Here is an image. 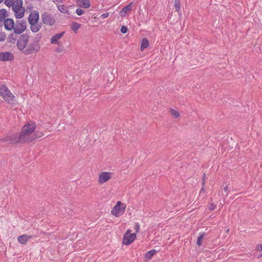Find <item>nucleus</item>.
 Instances as JSON below:
<instances>
[{"label":"nucleus","instance_id":"obj_33","mask_svg":"<svg viewBox=\"0 0 262 262\" xmlns=\"http://www.w3.org/2000/svg\"><path fill=\"white\" fill-rule=\"evenodd\" d=\"M135 230L137 232H139V230H140V226L138 224H136L135 226Z\"/></svg>","mask_w":262,"mask_h":262},{"label":"nucleus","instance_id":"obj_17","mask_svg":"<svg viewBox=\"0 0 262 262\" xmlns=\"http://www.w3.org/2000/svg\"><path fill=\"white\" fill-rule=\"evenodd\" d=\"M29 24L30 25L31 30L34 33L38 32L40 29L41 26L38 24V23H31Z\"/></svg>","mask_w":262,"mask_h":262},{"label":"nucleus","instance_id":"obj_30","mask_svg":"<svg viewBox=\"0 0 262 262\" xmlns=\"http://www.w3.org/2000/svg\"><path fill=\"white\" fill-rule=\"evenodd\" d=\"M108 16H109V13L108 12H106V13L102 14L101 15V17L102 18H105L108 17Z\"/></svg>","mask_w":262,"mask_h":262},{"label":"nucleus","instance_id":"obj_32","mask_svg":"<svg viewBox=\"0 0 262 262\" xmlns=\"http://www.w3.org/2000/svg\"><path fill=\"white\" fill-rule=\"evenodd\" d=\"M63 51V47H59V48H57L56 50V51L58 53H61L62 52V51Z\"/></svg>","mask_w":262,"mask_h":262},{"label":"nucleus","instance_id":"obj_27","mask_svg":"<svg viewBox=\"0 0 262 262\" xmlns=\"http://www.w3.org/2000/svg\"><path fill=\"white\" fill-rule=\"evenodd\" d=\"M76 13L78 15L80 16L83 15L85 13V11L80 8H78L76 10Z\"/></svg>","mask_w":262,"mask_h":262},{"label":"nucleus","instance_id":"obj_13","mask_svg":"<svg viewBox=\"0 0 262 262\" xmlns=\"http://www.w3.org/2000/svg\"><path fill=\"white\" fill-rule=\"evenodd\" d=\"M132 8L133 7L132 4L127 5L120 10L119 12L120 15L122 17H125L126 15L132 11Z\"/></svg>","mask_w":262,"mask_h":262},{"label":"nucleus","instance_id":"obj_8","mask_svg":"<svg viewBox=\"0 0 262 262\" xmlns=\"http://www.w3.org/2000/svg\"><path fill=\"white\" fill-rule=\"evenodd\" d=\"M136 234L130 233V230H127L123 237V244L125 245H130L136 239Z\"/></svg>","mask_w":262,"mask_h":262},{"label":"nucleus","instance_id":"obj_16","mask_svg":"<svg viewBox=\"0 0 262 262\" xmlns=\"http://www.w3.org/2000/svg\"><path fill=\"white\" fill-rule=\"evenodd\" d=\"M31 238L30 236L24 234L19 236L18 237V241L21 244H26L29 239Z\"/></svg>","mask_w":262,"mask_h":262},{"label":"nucleus","instance_id":"obj_29","mask_svg":"<svg viewBox=\"0 0 262 262\" xmlns=\"http://www.w3.org/2000/svg\"><path fill=\"white\" fill-rule=\"evenodd\" d=\"M120 31L122 33H125L127 31V28L126 27L123 26L121 28Z\"/></svg>","mask_w":262,"mask_h":262},{"label":"nucleus","instance_id":"obj_34","mask_svg":"<svg viewBox=\"0 0 262 262\" xmlns=\"http://www.w3.org/2000/svg\"><path fill=\"white\" fill-rule=\"evenodd\" d=\"M224 190L225 192L227 191V190H228V186H225V187H224Z\"/></svg>","mask_w":262,"mask_h":262},{"label":"nucleus","instance_id":"obj_10","mask_svg":"<svg viewBox=\"0 0 262 262\" xmlns=\"http://www.w3.org/2000/svg\"><path fill=\"white\" fill-rule=\"evenodd\" d=\"M13 54L10 52L0 53V60L3 61H12L14 59Z\"/></svg>","mask_w":262,"mask_h":262},{"label":"nucleus","instance_id":"obj_20","mask_svg":"<svg viewBox=\"0 0 262 262\" xmlns=\"http://www.w3.org/2000/svg\"><path fill=\"white\" fill-rule=\"evenodd\" d=\"M8 15V13L6 10L2 9L0 10V20L4 19Z\"/></svg>","mask_w":262,"mask_h":262},{"label":"nucleus","instance_id":"obj_37","mask_svg":"<svg viewBox=\"0 0 262 262\" xmlns=\"http://www.w3.org/2000/svg\"><path fill=\"white\" fill-rule=\"evenodd\" d=\"M260 249H261V251H262V245L260 246Z\"/></svg>","mask_w":262,"mask_h":262},{"label":"nucleus","instance_id":"obj_3","mask_svg":"<svg viewBox=\"0 0 262 262\" xmlns=\"http://www.w3.org/2000/svg\"><path fill=\"white\" fill-rule=\"evenodd\" d=\"M0 96L9 104H13L15 102V97L5 85H0Z\"/></svg>","mask_w":262,"mask_h":262},{"label":"nucleus","instance_id":"obj_9","mask_svg":"<svg viewBox=\"0 0 262 262\" xmlns=\"http://www.w3.org/2000/svg\"><path fill=\"white\" fill-rule=\"evenodd\" d=\"M43 23L49 26H53L55 23L54 18L50 14L44 13L41 15Z\"/></svg>","mask_w":262,"mask_h":262},{"label":"nucleus","instance_id":"obj_12","mask_svg":"<svg viewBox=\"0 0 262 262\" xmlns=\"http://www.w3.org/2000/svg\"><path fill=\"white\" fill-rule=\"evenodd\" d=\"M5 29L8 31H13L14 27V22L12 18H7L4 21Z\"/></svg>","mask_w":262,"mask_h":262},{"label":"nucleus","instance_id":"obj_11","mask_svg":"<svg viewBox=\"0 0 262 262\" xmlns=\"http://www.w3.org/2000/svg\"><path fill=\"white\" fill-rule=\"evenodd\" d=\"M39 15L37 11H34L31 13L28 17V21L29 24L38 23Z\"/></svg>","mask_w":262,"mask_h":262},{"label":"nucleus","instance_id":"obj_15","mask_svg":"<svg viewBox=\"0 0 262 262\" xmlns=\"http://www.w3.org/2000/svg\"><path fill=\"white\" fill-rule=\"evenodd\" d=\"M64 32H61L59 34H56L51 38V43L52 44L58 43L59 40L63 35Z\"/></svg>","mask_w":262,"mask_h":262},{"label":"nucleus","instance_id":"obj_35","mask_svg":"<svg viewBox=\"0 0 262 262\" xmlns=\"http://www.w3.org/2000/svg\"><path fill=\"white\" fill-rule=\"evenodd\" d=\"M58 3H61L62 0H55Z\"/></svg>","mask_w":262,"mask_h":262},{"label":"nucleus","instance_id":"obj_14","mask_svg":"<svg viewBox=\"0 0 262 262\" xmlns=\"http://www.w3.org/2000/svg\"><path fill=\"white\" fill-rule=\"evenodd\" d=\"M77 5L85 9H88L91 7L90 0H76Z\"/></svg>","mask_w":262,"mask_h":262},{"label":"nucleus","instance_id":"obj_6","mask_svg":"<svg viewBox=\"0 0 262 262\" xmlns=\"http://www.w3.org/2000/svg\"><path fill=\"white\" fill-rule=\"evenodd\" d=\"M27 28V22L24 20H16L14 23V27L13 31L16 34H20L24 32Z\"/></svg>","mask_w":262,"mask_h":262},{"label":"nucleus","instance_id":"obj_2","mask_svg":"<svg viewBox=\"0 0 262 262\" xmlns=\"http://www.w3.org/2000/svg\"><path fill=\"white\" fill-rule=\"evenodd\" d=\"M29 37L27 35H21L17 40V47L26 55H30L37 53L40 47L38 41L33 40L29 42Z\"/></svg>","mask_w":262,"mask_h":262},{"label":"nucleus","instance_id":"obj_1","mask_svg":"<svg viewBox=\"0 0 262 262\" xmlns=\"http://www.w3.org/2000/svg\"><path fill=\"white\" fill-rule=\"evenodd\" d=\"M36 125L34 122L24 125L18 134H11L7 135L3 140L10 144L30 142L43 136L44 134L38 130L35 131Z\"/></svg>","mask_w":262,"mask_h":262},{"label":"nucleus","instance_id":"obj_19","mask_svg":"<svg viewBox=\"0 0 262 262\" xmlns=\"http://www.w3.org/2000/svg\"><path fill=\"white\" fill-rule=\"evenodd\" d=\"M81 27V25L76 22H73L71 24V29L76 33L77 30Z\"/></svg>","mask_w":262,"mask_h":262},{"label":"nucleus","instance_id":"obj_28","mask_svg":"<svg viewBox=\"0 0 262 262\" xmlns=\"http://www.w3.org/2000/svg\"><path fill=\"white\" fill-rule=\"evenodd\" d=\"M6 35L4 33H2L0 34V41H3L5 40Z\"/></svg>","mask_w":262,"mask_h":262},{"label":"nucleus","instance_id":"obj_25","mask_svg":"<svg viewBox=\"0 0 262 262\" xmlns=\"http://www.w3.org/2000/svg\"><path fill=\"white\" fill-rule=\"evenodd\" d=\"M174 7L177 11L179 12L180 11V1L174 0Z\"/></svg>","mask_w":262,"mask_h":262},{"label":"nucleus","instance_id":"obj_18","mask_svg":"<svg viewBox=\"0 0 262 262\" xmlns=\"http://www.w3.org/2000/svg\"><path fill=\"white\" fill-rule=\"evenodd\" d=\"M149 46V42L148 39L144 37L141 42V50L143 51L145 49L147 48Z\"/></svg>","mask_w":262,"mask_h":262},{"label":"nucleus","instance_id":"obj_24","mask_svg":"<svg viewBox=\"0 0 262 262\" xmlns=\"http://www.w3.org/2000/svg\"><path fill=\"white\" fill-rule=\"evenodd\" d=\"M204 234L203 233H200L199 237L198 238L196 243L199 246L202 245V241L204 239Z\"/></svg>","mask_w":262,"mask_h":262},{"label":"nucleus","instance_id":"obj_21","mask_svg":"<svg viewBox=\"0 0 262 262\" xmlns=\"http://www.w3.org/2000/svg\"><path fill=\"white\" fill-rule=\"evenodd\" d=\"M170 113H171V116L175 118H178L180 115V113L179 112V111L177 110H175V109H173V108H171L170 110Z\"/></svg>","mask_w":262,"mask_h":262},{"label":"nucleus","instance_id":"obj_36","mask_svg":"<svg viewBox=\"0 0 262 262\" xmlns=\"http://www.w3.org/2000/svg\"><path fill=\"white\" fill-rule=\"evenodd\" d=\"M4 0H0V4L2 3Z\"/></svg>","mask_w":262,"mask_h":262},{"label":"nucleus","instance_id":"obj_22","mask_svg":"<svg viewBox=\"0 0 262 262\" xmlns=\"http://www.w3.org/2000/svg\"><path fill=\"white\" fill-rule=\"evenodd\" d=\"M155 252H156V250H154V249L148 251L145 254V257L147 259H150L154 256Z\"/></svg>","mask_w":262,"mask_h":262},{"label":"nucleus","instance_id":"obj_23","mask_svg":"<svg viewBox=\"0 0 262 262\" xmlns=\"http://www.w3.org/2000/svg\"><path fill=\"white\" fill-rule=\"evenodd\" d=\"M59 11L63 13H67L68 12V8L63 5H60L58 6Z\"/></svg>","mask_w":262,"mask_h":262},{"label":"nucleus","instance_id":"obj_26","mask_svg":"<svg viewBox=\"0 0 262 262\" xmlns=\"http://www.w3.org/2000/svg\"><path fill=\"white\" fill-rule=\"evenodd\" d=\"M15 0H5V4L6 5L9 7H11L13 8V5L15 2Z\"/></svg>","mask_w":262,"mask_h":262},{"label":"nucleus","instance_id":"obj_4","mask_svg":"<svg viewBox=\"0 0 262 262\" xmlns=\"http://www.w3.org/2000/svg\"><path fill=\"white\" fill-rule=\"evenodd\" d=\"M23 0H15L12 8L15 17L17 19H20L24 16L25 8L23 6Z\"/></svg>","mask_w":262,"mask_h":262},{"label":"nucleus","instance_id":"obj_31","mask_svg":"<svg viewBox=\"0 0 262 262\" xmlns=\"http://www.w3.org/2000/svg\"><path fill=\"white\" fill-rule=\"evenodd\" d=\"M215 207H216V205L212 203L209 205V209L210 210H213L215 208Z\"/></svg>","mask_w":262,"mask_h":262},{"label":"nucleus","instance_id":"obj_5","mask_svg":"<svg viewBox=\"0 0 262 262\" xmlns=\"http://www.w3.org/2000/svg\"><path fill=\"white\" fill-rule=\"evenodd\" d=\"M126 205L120 201L117 202L116 205L113 207L111 213L115 217L121 216L125 211Z\"/></svg>","mask_w":262,"mask_h":262},{"label":"nucleus","instance_id":"obj_7","mask_svg":"<svg viewBox=\"0 0 262 262\" xmlns=\"http://www.w3.org/2000/svg\"><path fill=\"white\" fill-rule=\"evenodd\" d=\"M113 173L107 171H103L99 173L98 176L97 182L99 184H103L110 180H111L113 177Z\"/></svg>","mask_w":262,"mask_h":262}]
</instances>
